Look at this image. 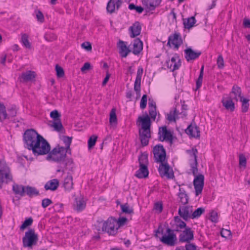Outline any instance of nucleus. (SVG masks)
Returning a JSON list of instances; mask_svg holds the SVG:
<instances>
[{
	"instance_id": "nucleus-1",
	"label": "nucleus",
	"mask_w": 250,
	"mask_h": 250,
	"mask_svg": "<svg viewBox=\"0 0 250 250\" xmlns=\"http://www.w3.org/2000/svg\"><path fill=\"white\" fill-rule=\"evenodd\" d=\"M155 162L160 163L158 171L162 177H166L168 179H172L174 173L169 165L165 162L166 156L165 149L161 145H156L153 148Z\"/></svg>"
},
{
	"instance_id": "nucleus-2",
	"label": "nucleus",
	"mask_w": 250,
	"mask_h": 250,
	"mask_svg": "<svg viewBox=\"0 0 250 250\" xmlns=\"http://www.w3.org/2000/svg\"><path fill=\"white\" fill-rule=\"evenodd\" d=\"M188 152L193 158V162L190 164L191 170L193 175L195 176L193 180V185L195 190L196 196L199 195L202 193L204 185V176L203 174L197 175V153L198 151L196 148H192L191 150H188Z\"/></svg>"
},
{
	"instance_id": "nucleus-3",
	"label": "nucleus",
	"mask_w": 250,
	"mask_h": 250,
	"mask_svg": "<svg viewBox=\"0 0 250 250\" xmlns=\"http://www.w3.org/2000/svg\"><path fill=\"white\" fill-rule=\"evenodd\" d=\"M194 239V231L188 227L181 231L179 236V241L181 243H186L185 246L177 247L175 250H198L197 246L190 242Z\"/></svg>"
},
{
	"instance_id": "nucleus-4",
	"label": "nucleus",
	"mask_w": 250,
	"mask_h": 250,
	"mask_svg": "<svg viewBox=\"0 0 250 250\" xmlns=\"http://www.w3.org/2000/svg\"><path fill=\"white\" fill-rule=\"evenodd\" d=\"M42 137L33 129H27L23 135L25 147L29 150H31L37 141L41 139Z\"/></svg>"
},
{
	"instance_id": "nucleus-5",
	"label": "nucleus",
	"mask_w": 250,
	"mask_h": 250,
	"mask_svg": "<svg viewBox=\"0 0 250 250\" xmlns=\"http://www.w3.org/2000/svg\"><path fill=\"white\" fill-rule=\"evenodd\" d=\"M139 169L136 171L135 176L139 178H145L148 177V154L146 152L142 153L139 156Z\"/></svg>"
},
{
	"instance_id": "nucleus-6",
	"label": "nucleus",
	"mask_w": 250,
	"mask_h": 250,
	"mask_svg": "<svg viewBox=\"0 0 250 250\" xmlns=\"http://www.w3.org/2000/svg\"><path fill=\"white\" fill-rule=\"evenodd\" d=\"M41 139L37 141L31 149L35 155L39 156L48 154L51 149V146L48 142L43 137Z\"/></svg>"
},
{
	"instance_id": "nucleus-7",
	"label": "nucleus",
	"mask_w": 250,
	"mask_h": 250,
	"mask_svg": "<svg viewBox=\"0 0 250 250\" xmlns=\"http://www.w3.org/2000/svg\"><path fill=\"white\" fill-rule=\"evenodd\" d=\"M66 153H68V152L66 151L64 147L58 146L51 151L50 150L46 159L57 162H62L65 158Z\"/></svg>"
},
{
	"instance_id": "nucleus-8",
	"label": "nucleus",
	"mask_w": 250,
	"mask_h": 250,
	"mask_svg": "<svg viewBox=\"0 0 250 250\" xmlns=\"http://www.w3.org/2000/svg\"><path fill=\"white\" fill-rule=\"evenodd\" d=\"M13 181V176L10 168L4 160L0 161V181L2 184H8Z\"/></svg>"
},
{
	"instance_id": "nucleus-9",
	"label": "nucleus",
	"mask_w": 250,
	"mask_h": 250,
	"mask_svg": "<svg viewBox=\"0 0 250 250\" xmlns=\"http://www.w3.org/2000/svg\"><path fill=\"white\" fill-rule=\"evenodd\" d=\"M38 240V235L35 233L34 229H30L25 232L22 238L23 246L24 248H32L33 245H36Z\"/></svg>"
},
{
	"instance_id": "nucleus-10",
	"label": "nucleus",
	"mask_w": 250,
	"mask_h": 250,
	"mask_svg": "<svg viewBox=\"0 0 250 250\" xmlns=\"http://www.w3.org/2000/svg\"><path fill=\"white\" fill-rule=\"evenodd\" d=\"M118 227L117 221L113 217L109 218L103 223L102 231L107 232L109 235H115L117 233Z\"/></svg>"
},
{
	"instance_id": "nucleus-11",
	"label": "nucleus",
	"mask_w": 250,
	"mask_h": 250,
	"mask_svg": "<svg viewBox=\"0 0 250 250\" xmlns=\"http://www.w3.org/2000/svg\"><path fill=\"white\" fill-rule=\"evenodd\" d=\"M166 232L167 235H164L160 238V241L167 246H174L176 245L177 240L176 234L169 228H167Z\"/></svg>"
},
{
	"instance_id": "nucleus-12",
	"label": "nucleus",
	"mask_w": 250,
	"mask_h": 250,
	"mask_svg": "<svg viewBox=\"0 0 250 250\" xmlns=\"http://www.w3.org/2000/svg\"><path fill=\"white\" fill-rule=\"evenodd\" d=\"M171 230L174 232H181L182 229H185L187 226L186 223L182 221L179 216H176L174 217V220L170 223Z\"/></svg>"
},
{
	"instance_id": "nucleus-13",
	"label": "nucleus",
	"mask_w": 250,
	"mask_h": 250,
	"mask_svg": "<svg viewBox=\"0 0 250 250\" xmlns=\"http://www.w3.org/2000/svg\"><path fill=\"white\" fill-rule=\"evenodd\" d=\"M192 206H180L178 209V214L185 221L191 218Z\"/></svg>"
},
{
	"instance_id": "nucleus-14",
	"label": "nucleus",
	"mask_w": 250,
	"mask_h": 250,
	"mask_svg": "<svg viewBox=\"0 0 250 250\" xmlns=\"http://www.w3.org/2000/svg\"><path fill=\"white\" fill-rule=\"evenodd\" d=\"M182 43L180 34L179 33H175L169 36L167 45L170 46V44H172L174 45V48L177 50Z\"/></svg>"
},
{
	"instance_id": "nucleus-15",
	"label": "nucleus",
	"mask_w": 250,
	"mask_h": 250,
	"mask_svg": "<svg viewBox=\"0 0 250 250\" xmlns=\"http://www.w3.org/2000/svg\"><path fill=\"white\" fill-rule=\"evenodd\" d=\"M159 135L160 139L162 141H166L171 143L172 142V135L170 131L167 130L166 126L159 128Z\"/></svg>"
},
{
	"instance_id": "nucleus-16",
	"label": "nucleus",
	"mask_w": 250,
	"mask_h": 250,
	"mask_svg": "<svg viewBox=\"0 0 250 250\" xmlns=\"http://www.w3.org/2000/svg\"><path fill=\"white\" fill-rule=\"evenodd\" d=\"M166 63L167 68L172 71L178 69L181 65V60L176 55L172 57L171 60L167 61Z\"/></svg>"
},
{
	"instance_id": "nucleus-17",
	"label": "nucleus",
	"mask_w": 250,
	"mask_h": 250,
	"mask_svg": "<svg viewBox=\"0 0 250 250\" xmlns=\"http://www.w3.org/2000/svg\"><path fill=\"white\" fill-rule=\"evenodd\" d=\"M139 136L142 146H147L148 144L149 138L151 137L150 129H140Z\"/></svg>"
},
{
	"instance_id": "nucleus-18",
	"label": "nucleus",
	"mask_w": 250,
	"mask_h": 250,
	"mask_svg": "<svg viewBox=\"0 0 250 250\" xmlns=\"http://www.w3.org/2000/svg\"><path fill=\"white\" fill-rule=\"evenodd\" d=\"M121 0H110L107 4L106 9L110 14L115 12L116 9L118 10L122 4Z\"/></svg>"
},
{
	"instance_id": "nucleus-19",
	"label": "nucleus",
	"mask_w": 250,
	"mask_h": 250,
	"mask_svg": "<svg viewBox=\"0 0 250 250\" xmlns=\"http://www.w3.org/2000/svg\"><path fill=\"white\" fill-rule=\"evenodd\" d=\"M186 133L189 136L194 138L200 137V131L198 127L195 125L191 124L189 125L185 130Z\"/></svg>"
},
{
	"instance_id": "nucleus-20",
	"label": "nucleus",
	"mask_w": 250,
	"mask_h": 250,
	"mask_svg": "<svg viewBox=\"0 0 250 250\" xmlns=\"http://www.w3.org/2000/svg\"><path fill=\"white\" fill-rule=\"evenodd\" d=\"M185 58L188 62L194 60L198 58L201 54V52H194L191 48H188L185 50Z\"/></svg>"
},
{
	"instance_id": "nucleus-21",
	"label": "nucleus",
	"mask_w": 250,
	"mask_h": 250,
	"mask_svg": "<svg viewBox=\"0 0 250 250\" xmlns=\"http://www.w3.org/2000/svg\"><path fill=\"white\" fill-rule=\"evenodd\" d=\"M141 29L142 28L140 23L138 21L135 22L129 28L130 37L133 38L139 35L141 31Z\"/></svg>"
},
{
	"instance_id": "nucleus-22",
	"label": "nucleus",
	"mask_w": 250,
	"mask_h": 250,
	"mask_svg": "<svg viewBox=\"0 0 250 250\" xmlns=\"http://www.w3.org/2000/svg\"><path fill=\"white\" fill-rule=\"evenodd\" d=\"M117 45L119 49V53L121 57L123 58L126 57L128 53L130 52V50L127 47L125 42L120 40L118 43Z\"/></svg>"
},
{
	"instance_id": "nucleus-23",
	"label": "nucleus",
	"mask_w": 250,
	"mask_h": 250,
	"mask_svg": "<svg viewBox=\"0 0 250 250\" xmlns=\"http://www.w3.org/2000/svg\"><path fill=\"white\" fill-rule=\"evenodd\" d=\"M161 1L162 0H143V3L148 10L152 11L160 5Z\"/></svg>"
},
{
	"instance_id": "nucleus-24",
	"label": "nucleus",
	"mask_w": 250,
	"mask_h": 250,
	"mask_svg": "<svg viewBox=\"0 0 250 250\" xmlns=\"http://www.w3.org/2000/svg\"><path fill=\"white\" fill-rule=\"evenodd\" d=\"M138 121L141 123L142 129H150L151 121L148 115L144 117L139 116Z\"/></svg>"
},
{
	"instance_id": "nucleus-25",
	"label": "nucleus",
	"mask_w": 250,
	"mask_h": 250,
	"mask_svg": "<svg viewBox=\"0 0 250 250\" xmlns=\"http://www.w3.org/2000/svg\"><path fill=\"white\" fill-rule=\"evenodd\" d=\"M232 97L231 94L230 97L226 99L223 98L222 101L223 105L227 110H230V111H234L235 109L234 103L232 100Z\"/></svg>"
},
{
	"instance_id": "nucleus-26",
	"label": "nucleus",
	"mask_w": 250,
	"mask_h": 250,
	"mask_svg": "<svg viewBox=\"0 0 250 250\" xmlns=\"http://www.w3.org/2000/svg\"><path fill=\"white\" fill-rule=\"evenodd\" d=\"M143 42L139 39H136L133 43V53L138 55L143 50Z\"/></svg>"
},
{
	"instance_id": "nucleus-27",
	"label": "nucleus",
	"mask_w": 250,
	"mask_h": 250,
	"mask_svg": "<svg viewBox=\"0 0 250 250\" xmlns=\"http://www.w3.org/2000/svg\"><path fill=\"white\" fill-rule=\"evenodd\" d=\"M59 185V181L56 179L51 180L46 183L44 188L46 190H55Z\"/></svg>"
},
{
	"instance_id": "nucleus-28",
	"label": "nucleus",
	"mask_w": 250,
	"mask_h": 250,
	"mask_svg": "<svg viewBox=\"0 0 250 250\" xmlns=\"http://www.w3.org/2000/svg\"><path fill=\"white\" fill-rule=\"evenodd\" d=\"M12 189L14 193L16 195H19L21 196H23L25 195V187L22 185L14 184L12 187Z\"/></svg>"
},
{
	"instance_id": "nucleus-29",
	"label": "nucleus",
	"mask_w": 250,
	"mask_h": 250,
	"mask_svg": "<svg viewBox=\"0 0 250 250\" xmlns=\"http://www.w3.org/2000/svg\"><path fill=\"white\" fill-rule=\"evenodd\" d=\"M36 75L34 71H27L22 73L21 78L24 82H28L33 80L35 78Z\"/></svg>"
},
{
	"instance_id": "nucleus-30",
	"label": "nucleus",
	"mask_w": 250,
	"mask_h": 250,
	"mask_svg": "<svg viewBox=\"0 0 250 250\" xmlns=\"http://www.w3.org/2000/svg\"><path fill=\"white\" fill-rule=\"evenodd\" d=\"M179 112L177 110V109L175 108L173 110H170L167 114V120L170 122H176V120L177 119H178L179 117H178L179 115Z\"/></svg>"
},
{
	"instance_id": "nucleus-31",
	"label": "nucleus",
	"mask_w": 250,
	"mask_h": 250,
	"mask_svg": "<svg viewBox=\"0 0 250 250\" xmlns=\"http://www.w3.org/2000/svg\"><path fill=\"white\" fill-rule=\"evenodd\" d=\"M73 177L71 175L68 174L64 180L63 186L65 189L70 190L73 188Z\"/></svg>"
},
{
	"instance_id": "nucleus-32",
	"label": "nucleus",
	"mask_w": 250,
	"mask_h": 250,
	"mask_svg": "<svg viewBox=\"0 0 250 250\" xmlns=\"http://www.w3.org/2000/svg\"><path fill=\"white\" fill-rule=\"evenodd\" d=\"M178 196L180 198V201L183 205L187 204L188 203V195L186 193L184 189L180 188Z\"/></svg>"
},
{
	"instance_id": "nucleus-33",
	"label": "nucleus",
	"mask_w": 250,
	"mask_h": 250,
	"mask_svg": "<svg viewBox=\"0 0 250 250\" xmlns=\"http://www.w3.org/2000/svg\"><path fill=\"white\" fill-rule=\"evenodd\" d=\"M196 22V20L194 17H191L184 20V24L185 27L187 29H190L192 27Z\"/></svg>"
},
{
	"instance_id": "nucleus-34",
	"label": "nucleus",
	"mask_w": 250,
	"mask_h": 250,
	"mask_svg": "<svg viewBox=\"0 0 250 250\" xmlns=\"http://www.w3.org/2000/svg\"><path fill=\"white\" fill-rule=\"evenodd\" d=\"M62 141L65 144V147H64V148L66 151L68 152V154H71V152L70 146L72 142V137L64 136L62 137Z\"/></svg>"
},
{
	"instance_id": "nucleus-35",
	"label": "nucleus",
	"mask_w": 250,
	"mask_h": 250,
	"mask_svg": "<svg viewBox=\"0 0 250 250\" xmlns=\"http://www.w3.org/2000/svg\"><path fill=\"white\" fill-rule=\"evenodd\" d=\"M25 193L29 197H32L34 195H38L39 191L34 187L27 186L25 187Z\"/></svg>"
},
{
	"instance_id": "nucleus-36",
	"label": "nucleus",
	"mask_w": 250,
	"mask_h": 250,
	"mask_svg": "<svg viewBox=\"0 0 250 250\" xmlns=\"http://www.w3.org/2000/svg\"><path fill=\"white\" fill-rule=\"evenodd\" d=\"M231 94H233L234 97H233L236 101L238 100V99H240L241 96V91L239 87L237 86H233L232 89Z\"/></svg>"
},
{
	"instance_id": "nucleus-37",
	"label": "nucleus",
	"mask_w": 250,
	"mask_h": 250,
	"mask_svg": "<svg viewBox=\"0 0 250 250\" xmlns=\"http://www.w3.org/2000/svg\"><path fill=\"white\" fill-rule=\"evenodd\" d=\"M76 210L78 211L83 210L85 208V203L82 199L76 198Z\"/></svg>"
},
{
	"instance_id": "nucleus-38",
	"label": "nucleus",
	"mask_w": 250,
	"mask_h": 250,
	"mask_svg": "<svg viewBox=\"0 0 250 250\" xmlns=\"http://www.w3.org/2000/svg\"><path fill=\"white\" fill-rule=\"evenodd\" d=\"M7 114L6 111V108L3 104L0 103V122L7 118Z\"/></svg>"
},
{
	"instance_id": "nucleus-39",
	"label": "nucleus",
	"mask_w": 250,
	"mask_h": 250,
	"mask_svg": "<svg viewBox=\"0 0 250 250\" xmlns=\"http://www.w3.org/2000/svg\"><path fill=\"white\" fill-rule=\"evenodd\" d=\"M120 206L123 212L128 214H132L134 213L133 208H130L127 203L121 204Z\"/></svg>"
},
{
	"instance_id": "nucleus-40",
	"label": "nucleus",
	"mask_w": 250,
	"mask_h": 250,
	"mask_svg": "<svg viewBox=\"0 0 250 250\" xmlns=\"http://www.w3.org/2000/svg\"><path fill=\"white\" fill-rule=\"evenodd\" d=\"M240 101L242 102V111L243 112H246L248 111L249 104V100L243 97H240Z\"/></svg>"
},
{
	"instance_id": "nucleus-41",
	"label": "nucleus",
	"mask_w": 250,
	"mask_h": 250,
	"mask_svg": "<svg viewBox=\"0 0 250 250\" xmlns=\"http://www.w3.org/2000/svg\"><path fill=\"white\" fill-rule=\"evenodd\" d=\"M51 126L54 128V130L60 132L63 128L61 120L54 121Z\"/></svg>"
},
{
	"instance_id": "nucleus-42",
	"label": "nucleus",
	"mask_w": 250,
	"mask_h": 250,
	"mask_svg": "<svg viewBox=\"0 0 250 250\" xmlns=\"http://www.w3.org/2000/svg\"><path fill=\"white\" fill-rule=\"evenodd\" d=\"M204 65H202L200 69L199 76L196 83V89L199 88L202 85L203 77L204 74Z\"/></svg>"
},
{
	"instance_id": "nucleus-43",
	"label": "nucleus",
	"mask_w": 250,
	"mask_h": 250,
	"mask_svg": "<svg viewBox=\"0 0 250 250\" xmlns=\"http://www.w3.org/2000/svg\"><path fill=\"white\" fill-rule=\"evenodd\" d=\"M109 122L111 125L116 124L117 119L116 114V109L113 108L111 109L110 113Z\"/></svg>"
},
{
	"instance_id": "nucleus-44",
	"label": "nucleus",
	"mask_w": 250,
	"mask_h": 250,
	"mask_svg": "<svg viewBox=\"0 0 250 250\" xmlns=\"http://www.w3.org/2000/svg\"><path fill=\"white\" fill-rule=\"evenodd\" d=\"M205 212V209L203 208H199L195 210L192 209L191 219L197 218Z\"/></svg>"
},
{
	"instance_id": "nucleus-45",
	"label": "nucleus",
	"mask_w": 250,
	"mask_h": 250,
	"mask_svg": "<svg viewBox=\"0 0 250 250\" xmlns=\"http://www.w3.org/2000/svg\"><path fill=\"white\" fill-rule=\"evenodd\" d=\"M98 136L96 135H93L89 138L88 140V148L89 149L94 147L97 141Z\"/></svg>"
},
{
	"instance_id": "nucleus-46",
	"label": "nucleus",
	"mask_w": 250,
	"mask_h": 250,
	"mask_svg": "<svg viewBox=\"0 0 250 250\" xmlns=\"http://www.w3.org/2000/svg\"><path fill=\"white\" fill-rule=\"evenodd\" d=\"M33 223V219L31 217L26 219L20 227L21 230L24 229L26 228L31 225Z\"/></svg>"
},
{
	"instance_id": "nucleus-47",
	"label": "nucleus",
	"mask_w": 250,
	"mask_h": 250,
	"mask_svg": "<svg viewBox=\"0 0 250 250\" xmlns=\"http://www.w3.org/2000/svg\"><path fill=\"white\" fill-rule=\"evenodd\" d=\"M50 117L52 118L54 121H58L61 120V114L57 110H54L50 112Z\"/></svg>"
},
{
	"instance_id": "nucleus-48",
	"label": "nucleus",
	"mask_w": 250,
	"mask_h": 250,
	"mask_svg": "<svg viewBox=\"0 0 250 250\" xmlns=\"http://www.w3.org/2000/svg\"><path fill=\"white\" fill-rule=\"evenodd\" d=\"M28 36L26 34H23L21 37V42L23 44L28 48H30L31 47V44L28 39Z\"/></svg>"
},
{
	"instance_id": "nucleus-49",
	"label": "nucleus",
	"mask_w": 250,
	"mask_h": 250,
	"mask_svg": "<svg viewBox=\"0 0 250 250\" xmlns=\"http://www.w3.org/2000/svg\"><path fill=\"white\" fill-rule=\"evenodd\" d=\"M55 69L56 71L57 76L58 78H62L64 75V72L63 68L58 64L56 65Z\"/></svg>"
},
{
	"instance_id": "nucleus-50",
	"label": "nucleus",
	"mask_w": 250,
	"mask_h": 250,
	"mask_svg": "<svg viewBox=\"0 0 250 250\" xmlns=\"http://www.w3.org/2000/svg\"><path fill=\"white\" fill-rule=\"evenodd\" d=\"M141 79H136L134 83V90L139 94L140 93L141 91Z\"/></svg>"
},
{
	"instance_id": "nucleus-51",
	"label": "nucleus",
	"mask_w": 250,
	"mask_h": 250,
	"mask_svg": "<svg viewBox=\"0 0 250 250\" xmlns=\"http://www.w3.org/2000/svg\"><path fill=\"white\" fill-rule=\"evenodd\" d=\"M147 96L146 94L144 95L141 100L140 108L142 109H145L146 106Z\"/></svg>"
},
{
	"instance_id": "nucleus-52",
	"label": "nucleus",
	"mask_w": 250,
	"mask_h": 250,
	"mask_svg": "<svg viewBox=\"0 0 250 250\" xmlns=\"http://www.w3.org/2000/svg\"><path fill=\"white\" fill-rule=\"evenodd\" d=\"M239 165L241 167H245L246 166L247 160L246 157L243 154H240L239 157Z\"/></svg>"
},
{
	"instance_id": "nucleus-53",
	"label": "nucleus",
	"mask_w": 250,
	"mask_h": 250,
	"mask_svg": "<svg viewBox=\"0 0 250 250\" xmlns=\"http://www.w3.org/2000/svg\"><path fill=\"white\" fill-rule=\"evenodd\" d=\"M217 64L219 69H222L224 67V61L222 55H219L218 57Z\"/></svg>"
},
{
	"instance_id": "nucleus-54",
	"label": "nucleus",
	"mask_w": 250,
	"mask_h": 250,
	"mask_svg": "<svg viewBox=\"0 0 250 250\" xmlns=\"http://www.w3.org/2000/svg\"><path fill=\"white\" fill-rule=\"evenodd\" d=\"M149 114L151 118L154 121L157 114L156 108L155 107H151L150 109H149Z\"/></svg>"
},
{
	"instance_id": "nucleus-55",
	"label": "nucleus",
	"mask_w": 250,
	"mask_h": 250,
	"mask_svg": "<svg viewBox=\"0 0 250 250\" xmlns=\"http://www.w3.org/2000/svg\"><path fill=\"white\" fill-rule=\"evenodd\" d=\"M53 203L52 200L48 198H45L42 200V206L43 208H46L50 205L52 204Z\"/></svg>"
},
{
	"instance_id": "nucleus-56",
	"label": "nucleus",
	"mask_w": 250,
	"mask_h": 250,
	"mask_svg": "<svg viewBox=\"0 0 250 250\" xmlns=\"http://www.w3.org/2000/svg\"><path fill=\"white\" fill-rule=\"evenodd\" d=\"M127 219L125 217H120L118 221H117V226L118 228L124 225L125 223L126 222Z\"/></svg>"
},
{
	"instance_id": "nucleus-57",
	"label": "nucleus",
	"mask_w": 250,
	"mask_h": 250,
	"mask_svg": "<svg viewBox=\"0 0 250 250\" xmlns=\"http://www.w3.org/2000/svg\"><path fill=\"white\" fill-rule=\"evenodd\" d=\"M209 219L213 222H217L218 221V215L216 212L212 211L210 212Z\"/></svg>"
},
{
	"instance_id": "nucleus-58",
	"label": "nucleus",
	"mask_w": 250,
	"mask_h": 250,
	"mask_svg": "<svg viewBox=\"0 0 250 250\" xmlns=\"http://www.w3.org/2000/svg\"><path fill=\"white\" fill-rule=\"evenodd\" d=\"M231 231L229 230L223 229L221 231V235L223 237L227 238L231 235Z\"/></svg>"
},
{
	"instance_id": "nucleus-59",
	"label": "nucleus",
	"mask_w": 250,
	"mask_h": 250,
	"mask_svg": "<svg viewBox=\"0 0 250 250\" xmlns=\"http://www.w3.org/2000/svg\"><path fill=\"white\" fill-rule=\"evenodd\" d=\"M36 18L39 21L43 22L44 21V16L40 11H38L36 13Z\"/></svg>"
},
{
	"instance_id": "nucleus-60",
	"label": "nucleus",
	"mask_w": 250,
	"mask_h": 250,
	"mask_svg": "<svg viewBox=\"0 0 250 250\" xmlns=\"http://www.w3.org/2000/svg\"><path fill=\"white\" fill-rule=\"evenodd\" d=\"M81 45L83 48L85 49L87 51H90L92 49L91 45L89 42H83Z\"/></svg>"
},
{
	"instance_id": "nucleus-61",
	"label": "nucleus",
	"mask_w": 250,
	"mask_h": 250,
	"mask_svg": "<svg viewBox=\"0 0 250 250\" xmlns=\"http://www.w3.org/2000/svg\"><path fill=\"white\" fill-rule=\"evenodd\" d=\"M91 65L89 62H85L84 63L83 67L81 68L82 72H84L86 70H89L90 68Z\"/></svg>"
},
{
	"instance_id": "nucleus-62",
	"label": "nucleus",
	"mask_w": 250,
	"mask_h": 250,
	"mask_svg": "<svg viewBox=\"0 0 250 250\" xmlns=\"http://www.w3.org/2000/svg\"><path fill=\"white\" fill-rule=\"evenodd\" d=\"M154 208L158 210L159 213L161 212L163 210V205L160 203H156L155 204Z\"/></svg>"
},
{
	"instance_id": "nucleus-63",
	"label": "nucleus",
	"mask_w": 250,
	"mask_h": 250,
	"mask_svg": "<svg viewBox=\"0 0 250 250\" xmlns=\"http://www.w3.org/2000/svg\"><path fill=\"white\" fill-rule=\"evenodd\" d=\"M143 73V69L141 67H139L137 70V76L136 79H142V76Z\"/></svg>"
},
{
	"instance_id": "nucleus-64",
	"label": "nucleus",
	"mask_w": 250,
	"mask_h": 250,
	"mask_svg": "<svg viewBox=\"0 0 250 250\" xmlns=\"http://www.w3.org/2000/svg\"><path fill=\"white\" fill-rule=\"evenodd\" d=\"M243 25L246 28H250V20L245 19L243 21Z\"/></svg>"
}]
</instances>
